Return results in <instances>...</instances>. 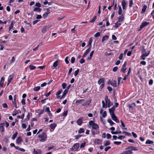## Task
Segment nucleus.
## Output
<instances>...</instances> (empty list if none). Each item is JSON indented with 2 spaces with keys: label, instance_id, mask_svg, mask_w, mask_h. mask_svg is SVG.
<instances>
[{
  "label": "nucleus",
  "instance_id": "obj_1",
  "mask_svg": "<svg viewBox=\"0 0 154 154\" xmlns=\"http://www.w3.org/2000/svg\"><path fill=\"white\" fill-rule=\"evenodd\" d=\"M99 127L98 125L96 123H95L92 126V129L91 130V132L94 135L95 134H97L99 133Z\"/></svg>",
  "mask_w": 154,
  "mask_h": 154
},
{
  "label": "nucleus",
  "instance_id": "obj_2",
  "mask_svg": "<svg viewBox=\"0 0 154 154\" xmlns=\"http://www.w3.org/2000/svg\"><path fill=\"white\" fill-rule=\"evenodd\" d=\"M38 137L40 138V141L44 142L46 140L47 136L46 134L43 132L42 134L38 135Z\"/></svg>",
  "mask_w": 154,
  "mask_h": 154
},
{
  "label": "nucleus",
  "instance_id": "obj_3",
  "mask_svg": "<svg viewBox=\"0 0 154 154\" xmlns=\"http://www.w3.org/2000/svg\"><path fill=\"white\" fill-rule=\"evenodd\" d=\"M149 23V22H143L140 26V28L138 30L139 31H140L143 27L147 25Z\"/></svg>",
  "mask_w": 154,
  "mask_h": 154
},
{
  "label": "nucleus",
  "instance_id": "obj_4",
  "mask_svg": "<svg viewBox=\"0 0 154 154\" xmlns=\"http://www.w3.org/2000/svg\"><path fill=\"white\" fill-rule=\"evenodd\" d=\"M79 143H76L71 148V150L72 151H75L79 148Z\"/></svg>",
  "mask_w": 154,
  "mask_h": 154
},
{
  "label": "nucleus",
  "instance_id": "obj_5",
  "mask_svg": "<svg viewBox=\"0 0 154 154\" xmlns=\"http://www.w3.org/2000/svg\"><path fill=\"white\" fill-rule=\"evenodd\" d=\"M125 149L126 150H128V151H132L133 150H138V149L137 148L132 146H128L126 147Z\"/></svg>",
  "mask_w": 154,
  "mask_h": 154
},
{
  "label": "nucleus",
  "instance_id": "obj_6",
  "mask_svg": "<svg viewBox=\"0 0 154 154\" xmlns=\"http://www.w3.org/2000/svg\"><path fill=\"white\" fill-rule=\"evenodd\" d=\"M115 108L114 106H113L111 108L109 109V112L110 113V114L111 116L114 115V111L115 110Z\"/></svg>",
  "mask_w": 154,
  "mask_h": 154
},
{
  "label": "nucleus",
  "instance_id": "obj_7",
  "mask_svg": "<svg viewBox=\"0 0 154 154\" xmlns=\"http://www.w3.org/2000/svg\"><path fill=\"white\" fill-rule=\"evenodd\" d=\"M126 65L127 63L125 62L123 65L122 69L121 70V71L123 72L124 73L125 72V70L127 69L126 67Z\"/></svg>",
  "mask_w": 154,
  "mask_h": 154
},
{
  "label": "nucleus",
  "instance_id": "obj_8",
  "mask_svg": "<svg viewBox=\"0 0 154 154\" xmlns=\"http://www.w3.org/2000/svg\"><path fill=\"white\" fill-rule=\"evenodd\" d=\"M112 119L113 120L115 121L116 123H119V120L118 119L117 117L115 116L114 115L111 116Z\"/></svg>",
  "mask_w": 154,
  "mask_h": 154
},
{
  "label": "nucleus",
  "instance_id": "obj_9",
  "mask_svg": "<svg viewBox=\"0 0 154 154\" xmlns=\"http://www.w3.org/2000/svg\"><path fill=\"white\" fill-rule=\"evenodd\" d=\"M125 19V16L124 14H122V15L119 16L118 18V22H122Z\"/></svg>",
  "mask_w": 154,
  "mask_h": 154
},
{
  "label": "nucleus",
  "instance_id": "obj_10",
  "mask_svg": "<svg viewBox=\"0 0 154 154\" xmlns=\"http://www.w3.org/2000/svg\"><path fill=\"white\" fill-rule=\"evenodd\" d=\"M49 26H46L42 28V33H45L46 31H47L49 28Z\"/></svg>",
  "mask_w": 154,
  "mask_h": 154
},
{
  "label": "nucleus",
  "instance_id": "obj_11",
  "mask_svg": "<svg viewBox=\"0 0 154 154\" xmlns=\"http://www.w3.org/2000/svg\"><path fill=\"white\" fill-rule=\"evenodd\" d=\"M82 119L83 117H82L81 118H80L77 120L76 122L78 125H81L82 123Z\"/></svg>",
  "mask_w": 154,
  "mask_h": 154
},
{
  "label": "nucleus",
  "instance_id": "obj_12",
  "mask_svg": "<svg viewBox=\"0 0 154 154\" xmlns=\"http://www.w3.org/2000/svg\"><path fill=\"white\" fill-rule=\"evenodd\" d=\"M127 4V3H126L125 0H123L122 2V8L123 10H126V5Z\"/></svg>",
  "mask_w": 154,
  "mask_h": 154
},
{
  "label": "nucleus",
  "instance_id": "obj_13",
  "mask_svg": "<svg viewBox=\"0 0 154 154\" xmlns=\"http://www.w3.org/2000/svg\"><path fill=\"white\" fill-rule=\"evenodd\" d=\"M5 125V123H1L0 124V131L2 132L4 131V126Z\"/></svg>",
  "mask_w": 154,
  "mask_h": 154
},
{
  "label": "nucleus",
  "instance_id": "obj_14",
  "mask_svg": "<svg viewBox=\"0 0 154 154\" xmlns=\"http://www.w3.org/2000/svg\"><path fill=\"white\" fill-rule=\"evenodd\" d=\"M46 9L47 11V12H46L43 15V17L45 18L46 17L48 14L50 13L49 8H46Z\"/></svg>",
  "mask_w": 154,
  "mask_h": 154
},
{
  "label": "nucleus",
  "instance_id": "obj_15",
  "mask_svg": "<svg viewBox=\"0 0 154 154\" xmlns=\"http://www.w3.org/2000/svg\"><path fill=\"white\" fill-rule=\"evenodd\" d=\"M33 152L35 154H41L42 150L40 149H37L35 150V149H34Z\"/></svg>",
  "mask_w": 154,
  "mask_h": 154
},
{
  "label": "nucleus",
  "instance_id": "obj_16",
  "mask_svg": "<svg viewBox=\"0 0 154 154\" xmlns=\"http://www.w3.org/2000/svg\"><path fill=\"white\" fill-rule=\"evenodd\" d=\"M5 81V78L4 77H2L0 82V87H2L3 86V83Z\"/></svg>",
  "mask_w": 154,
  "mask_h": 154
},
{
  "label": "nucleus",
  "instance_id": "obj_17",
  "mask_svg": "<svg viewBox=\"0 0 154 154\" xmlns=\"http://www.w3.org/2000/svg\"><path fill=\"white\" fill-rule=\"evenodd\" d=\"M110 84L114 87L116 88L117 86L116 82V80H113L111 82Z\"/></svg>",
  "mask_w": 154,
  "mask_h": 154
},
{
  "label": "nucleus",
  "instance_id": "obj_18",
  "mask_svg": "<svg viewBox=\"0 0 154 154\" xmlns=\"http://www.w3.org/2000/svg\"><path fill=\"white\" fill-rule=\"evenodd\" d=\"M101 83H104V78H101L98 81V83L100 85Z\"/></svg>",
  "mask_w": 154,
  "mask_h": 154
},
{
  "label": "nucleus",
  "instance_id": "obj_19",
  "mask_svg": "<svg viewBox=\"0 0 154 154\" xmlns=\"http://www.w3.org/2000/svg\"><path fill=\"white\" fill-rule=\"evenodd\" d=\"M90 100H87L85 103H84L82 104V106H88L90 104Z\"/></svg>",
  "mask_w": 154,
  "mask_h": 154
},
{
  "label": "nucleus",
  "instance_id": "obj_20",
  "mask_svg": "<svg viewBox=\"0 0 154 154\" xmlns=\"http://www.w3.org/2000/svg\"><path fill=\"white\" fill-rule=\"evenodd\" d=\"M133 153V152L131 151H125L121 153V154H131Z\"/></svg>",
  "mask_w": 154,
  "mask_h": 154
},
{
  "label": "nucleus",
  "instance_id": "obj_21",
  "mask_svg": "<svg viewBox=\"0 0 154 154\" xmlns=\"http://www.w3.org/2000/svg\"><path fill=\"white\" fill-rule=\"evenodd\" d=\"M92 42V38H90L88 42V46L89 47H90V48H91V43Z\"/></svg>",
  "mask_w": 154,
  "mask_h": 154
},
{
  "label": "nucleus",
  "instance_id": "obj_22",
  "mask_svg": "<svg viewBox=\"0 0 154 154\" xmlns=\"http://www.w3.org/2000/svg\"><path fill=\"white\" fill-rule=\"evenodd\" d=\"M22 141V140L20 137H19L17 140V143L18 144L20 143Z\"/></svg>",
  "mask_w": 154,
  "mask_h": 154
},
{
  "label": "nucleus",
  "instance_id": "obj_23",
  "mask_svg": "<svg viewBox=\"0 0 154 154\" xmlns=\"http://www.w3.org/2000/svg\"><path fill=\"white\" fill-rule=\"evenodd\" d=\"M68 92V90H65L64 91V92H63V95L61 97H60V99H62L66 95L67 93Z\"/></svg>",
  "mask_w": 154,
  "mask_h": 154
},
{
  "label": "nucleus",
  "instance_id": "obj_24",
  "mask_svg": "<svg viewBox=\"0 0 154 154\" xmlns=\"http://www.w3.org/2000/svg\"><path fill=\"white\" fill-rule=\"evenodd\" d=\"M109 38V36L107 35H105V36H103L102 38V42H103L104 41L108 39Z\"/></svg>",
  "mask_w": 154,
  "mask_h": 154
},
{
  "label": "nucleus",
  "instance_id": "obj_25",
  "mask_svg": "<svg viewBox=\"0 0 154 154\" xmlns=\"http://www.w3.org/2000/svg\"><path fill=\"white\" fill-rule=\"evenodd\" d=\"M153 143L154 142L153 141L149 140H147L146 142V144H153Z\"/></svg>",
  "mask_w": 154,
  "mask_h": 154
},
{
  "label": "nucleus",
  "instance_id": "obj_26",
  "mask_svg": "<svg viewBox=\"0 0 154 154\" xmlns=\"http://www.w3.org/2000/svg\"><path fill=\"white\" fill-rule=\"evenodd\" d=\"M119 10H118V14L119 15H120L122 14V7L120 6H119Z\"/></svg>",
  "mask_w": 154,
  "mask_h": 154
},
{
  "label": "nucleus",
  "instance_id": "obj_27",
  "mask_svg": "<svg viewBox=\"0 0 154 154\" xmlns=\"http://www.w3.org/2000/svg\"><path fill=\"white\" fill-rule=\"evenodd\" d=\"M107 107L109 108L112 105V103L111 102L110 100H108V101H107V104H106V107H107Z\"/></svg>",
  "mask_w": 154,
  "mask_h": 154
},
{
  "label": "nucleus",
  "instance_id": "obj_28",
  "mask_svg": "<svg viewBox=\"0 0 154 154\" xmlns=\"http://www.w3.org/2000/svg\"><path fill=\"white\" fill-rule=\"evenodd\" d=\"M57 126L55 123L51 124L50 125V128L52 129H54Z\"/></svg>",
  "mask_w": 154,
  "mask_h": 154
},
{
  "label": "nucleus",
  "instance_id": "obj_29",
  "mask_svg": "<svg viewBox=\"0 0 154 154\" xmlns=\"http://www.w3.org/2000/svg\"><path fill=\"white\" fill-rule=\"evenodd\" d=\"M147 8V7L146 5H145L143 6L141 11V13H143L145 12L146 10V9Z\"/></svg>",
  "mask_w": 154,
  "mask_h": 154
},
{
  "label": "nucleus",
  "instance_id": "obj_30",
  "mask_svg": "<svg viewBox=\"0 0 154 154\" xmlns=\"http://www.w3.org/2000/svg\"><path fill=\"white\" fill-rule=\"evenodd\" d=\"M136 106L135 104L134 103H133L129 105V108L132 109L133 107H134Z\"/></svg>",
  "mask_w": 154,
  "mask_h": 154
},
{
  "label": "nucleus",
  "instance_id": "obj_31",
  "mask_svg": "<svg viewBox=\"0 0 154 154\" xmlns=\"http://www.w3.org/2000/svg\"><path fill=\"white\" fill-rule=\"evenodd\" d=\"M45 111L48 112L49 116H50L51 115H52L51 113V111L49 110V108L48 107H47L46 108Z\"/></svg>",
  "mask_w": 154,
  "mask_h": 154
},
{
  "label": "nucleus",
  "instance_id": "obj_32",
  "mask_svg": "<svg viewBox=\"0 0 154 154\" xmlns=\"http://www.w3.org/2000/svg\"><path fill=\"white\" fill-rule=\"evenodd\" d=\"M121 25V23H119L118 22V21L116 23H115V25L114 26V27L116 28H117L119 26Z\"/></svg>",
  "mask_w": 154,
  "mask_h": 154
},
{
  "label": "nucleus",
  "instance_id": "obj_33",
  "mask_svg": "<svg viewBox=\"0 0 154 154\" xmlns=\"http://www.w3.org/2000/svg\"><path fill=\"white\" fill-rule=\"evenodd\" d=\"M107 122L110 124V125L111 126H112L114 124L111 119H108Z\"/></svg>",
  "mask_w": 154,
  "mask_h": 154
},
{
  "label": "nucleus",
  "instance_id": "obj_34",
  "mask_svg": "<svg viewBox=\"0 0 154 154\" xmlns=\"http://www.w3.org/2000/svg\"><path fill=\"white\" fill-rule=\"evenodd\" d=\"M41 8H39L35 7L34 9V11H38V12H40L41 11Z\"/></svg>",
  "mask_w": 154,
  "mask_h": 154
},
{
  "label": "nucleus",
  "instance_id": "obj_35",
  "mask_svg": "<svg viewBox=\"0 0 154 154\" xmlns=\"http://www.w3.org/2000/svg\"><path fill=\"white\" fill-rule=\"evenodd\" d=\"M40 89V86H37V87H35L34 88L33 90L35 91H38Z\"/></svg>",
  "mask_w": 154,
  "mask_h": 154
},
{
  "label": "nucleus",
  "instance_id": "obj_36",
  "mask_svg": "<svg viewBox=\"0 0 154 154\" xmlns=\"http://www.w3.org/2000/svg\"><path fill=\"white\" fill-rule=\"evenodd\" d=\"M29 68L31 70L34 69H35L36 67L35 66H32V65H30L29 66Z\"/></svg>",
  "mask_w": 154,
  "mask_h": 154
},
{
  "label": "nucleus",
  "instance_id": "obj_37",
  "mask_svg": "<svg viewBox=\"0 0 154 154\" xmlns=\"http://www.w3.org/2000/svg\"><path fill=\"white\" fill-rule=\"evenodd\" d=\"M13 75H10L9 76L8 81H9L10 82H11V80L13 79Z\"/></svg>",
  "mask_w": 154,
  "mask_h": 154
},
{
  "label": "nucleus",
  "instance_id": "obj_38",
  "mask_svg": "<svg viewBox=\"0 0 154 154\" xmlns=\"http://www.w3.org/2000/svg\"><path fill=\"white\" fill-rule=\"evenodd\" d=\"M104 145L105 146H107L109 145L110 144V141L108 140V141H106V142H104Z\"/></svg>",
  "mask_w": 154,
  "mask_h": 154
},
{
  "label": "nucleus",
  "instance_id": "obj_39",
  "mask_svg": "<svg viewBox=\"0 0 154 154\" xmlns=\"http://www.w3.org/2000/svg\"><path fill=\"white\" fill-rule=\"evenodd\" d=\"M84 132V129L83 128H80L78 131V133L81 134Z\"/></svg>",
  "mask_w": 154,
  "mask_h": 154
},
{
  "label": "nucleus",
  "instance_id": "obj_40",
  "mask_svg": "<svg viewBox=\"0 0 154 154\" xmlns=\"http://www.w3.org/2000/svg\"><path fill=\"white\" fill-rule=\"evenodd\" d=\"M17 134V132H16L13 135L12 137V139L13 140H14L16 137Z\"/></svg>",
  "mask_w": 154,
  "mask_h": 154
},
{
  "label": "nucleus",
  "instance_id": "obj_41",
  "mask_svg": "<svg viewBox=\"0 0 154 154\" xmlns=\"http://www.w3.org/2000/svg\"><path fill=\"white\" fill-rule=\"evenodd\" d=\"M18 112L16 109H14V112L13 114H12L13 116H14L16 115L18 113Z\"/></svg>",
  "mask_w": 154,
  "mask_h": 154
},
{
  "label": "nucleus",
  "instance_id": "obj_42",
  "mask_svg": "<svg viewBox=\"0 0 154 154\" xmlns=\"http://www.w3.org/2000/svg\"><path fill=\"white\" fill-rule=\"evenodd\" d=\"M96 19H97V16H94V18L91 20L90 21V22H91V23L94 22L95 21Z\"/></svg>",
  "mask_w": 154,
  "mask_h": 154
},
{
  "label": "nucleus",
  "instance_id": "obj_43",
  "mask_svg": "<svg viewBox=\"0 0 154 154\" xmlns=\"http://www.w3.org/2000/svg\"><path fill=\"white\" fill-rule=\"evenodd\" d=\"M79 69H77V70H76L75 72L74 75H75V76H76L78 75V73H79Z\"/></svg>",
  "mask_w": 154,
  "mask_h": 154
},
{
  "label": "nucleus",
  "instance_id": "obj_44",
  "mask_svg": "<svg viewBox=\"0 0 154 154\" xmlns=\"http://www.w3.org/2000/svg\"><path fill=\"white\" fill-rule=\"evenodd\" d=\"M67 112H68L67 110L65 111L63 113L62 116L63 117H65L66 116H67Z\"/></svg>",
  "mask_w": 154,
  "mask_h": 154
},
{
  "label": "nucleus",
  "instance_id": "obj_45",
  "mask_svg": "<svg viewBox=\"0 0 154 154\" xmlns=\"http://www.w3.org/2000/svg\"><path fill=\"white\" fill-rule=\"evenodd\" d=\"M30 116V113L28 112V115L27 116L26 118L25 119V120L26 121H28L29 119V117Z\"/></svg>",
  "mask_w": 154,
  "mask_h": 154
},
{
  "label": "nucleus",
  "instance_id": "obj_46",
  "mask_svg": "<svg viewBox=\"0 0 154 154\" xmlns=\"http://www.w3.org/2000/svg\"><path fill=\"white\" fill-rule=\"evenodd\" d=\"M95 123L92 121H90L89 122V125H90L92 126Z\"/></svg>",
  "mask_w": 154,
  "mask_h": 154
},
{
  "label": "nucleus",
  "instance_id": "obj_47",
  "mask_svg": "<svg viewBox=\"0 0 154 154\" xmlns=\"http://www.w3.org/2000/svg\"><path fill=\"white\" fill-rule=\"evenodd\" d=\"M58 62L57 61H56L55 62H54L53 64V66L54 67H56L57 66L58 64Z\"/></svg>",
  "mask_w": 154,
  "mask_h": 154
},
{
  "label": "nucleus",
  "instance_id": "obj_48",
  "mask_svg": "<svg viewBox=\"0 0 154 154\" xmlns=\"http://www.w3.org/2000/svg\"><path fill=\"white\" fill-rule=\"evenodd\" d=\"M125 137L124 136L121 135L118 137V138L121 140H122L125 138Z\"/></svg>",
  "mask_w": 154,
  "mask_h": 154
},
{
  "label": "nucleus",
  "instance_id": "obj_49",
  "mask_svg": "<svg viewBox=\"0 0 154 154\" xmlns=\"http://www.w3.org/2000/svg\"><path fill=\"white\" fill-rule=\"evenodd\" d=\"M75 58L73 57H72L71 58V62L72 63H74L75 62Z\"/></svg>",
  "mask_w": 154,
  "mask_h": 154
},
{
  "label": "nucleus",
  "instance_id": "obj_50",
  "mask_svg": "<svg viewBox=\"0 0 154 154\" xmlns=\"http://www.w3.org/2000/svg\"><path fill=\"white\" fill-rule=\"evenodd\" d=\"M91 50V48L89 47L86 50V51L85 52L86 54H87Z\"/></svg>",
  "mask_w": 154,
  "mask_h": 154
},
{
  "label": "nucleus",
  "instance_id": "obj_51",
  "mask_svg": "<svg viewBox=\"0 0 154 154\" xmlns=\"http://www.w3.org/2000/svg\"><path fill=\"white\" fill-rule=\"evenodd\" d=\"M13 27V21H12L11 22V24L10 25V26L9 27V31H10L11 29H12Z\"/></svg>",
  "mask_w": 154,
  "mask_h": 154
},
{
  "label": "nucleus",
  "instance_id": "obj_52",
  "mask_svg": "<svg viewBox=\"0 0 154 154\" xmlns=\"http://www.w3.org/2000/svg\"><path fill=\"white\" fill-rule=\"evenodd\" d=\"M113 143L117 145H119L122 143V142H121L114 141Z\"/></svg>",
  "mask_w": 154,
  "mask_h": 154
},
{
  "label": "nucleus",
  "instance_id": "obj_53",
  "mask_svg": "<svg viewBox=\"0 0 154 154\" xmlns=\"http://www.w3.org/2000/svg\"><path fill=\"white\" fill-rule=\"evenodd\" d=\"M118 85H119L120 84V82H121V79H122V78L121 77H118Z\"/></svg>",
  "mask_w": 154,
  "mask_h": 154
},
{
  "label": "nucleus",
  "instance_id": "obj_54",
  "mask_svg": "<svg viewBox=\"0 0 154 154\" xmlns=\"http://www.w3.org/2000/svg\"><path fill=\"white\" fill-rule=\"evenodd\" d=\"M79 62L81 64H82L85 62V60L83 58H82L80 60Z\"/></svg>",
  "mask_w": 154,
  "mask_h": 154
},
{
  "label": "nucleus",
  "instance_id": "obj_55",
  "mask_svg": "<svg viewBox=\"0 0 154 154\" xmlns=\"http://www.w3.org/2000/svg\"><path fill=\"white\" fill-rule=\"evenodd\" d=\"M106 135V137L108 139H109L110 138L112 137L111 135L110 134H108V133Z\"/></svg>",
  "mask_w": 154,
  "mask_h": 154
},
{
  "label": "nucleus",
  "instance_id": "obj_56",
  "mask_svg": "<svg viewBox=\"0 0 154 154\" xmlns=\"http://www.w3.org/2000/svg\"><path fill=\"white\" fill-rule=\"evenodd\" d=\"M100 35V33L99 32H97L96 33L95 35H94V37H97L99 36Z\"/></svg>",
  "mask_w": 154,
  "mask_h": 154
},
{
  "label": "nucleus",
  "instance_id": "obj_57",
  "mask_svg": "<svg viewBox=\"0 0 154 154\" xmlns=\"http://www.w3.org/2000/svg\"><path fill=\"white\" fill-rule=\"evenodd\" d=\"M62 91V89L59 90V91H57L56 94V95H60Z\"/></svg>",
  "mask_w": 154,
  "mask_h": 154
},
{
  "label": "nucleus",
  "instance_id": "obj_58",
  "mask_svg": "<svg viewBox=\"0 0 154 154\" xmlns=\"http://www.w3.org/2000/svg\"><path fill=\"white\" fill-rule=\"evenodd\" d=\"M105 102H106V104H107V101H108V100H110L109 99H108V96H105Z\"/></svg>",
  "mask_w": 154,
  "mask_h": 154
},
{
  "label": "nucleus",
  "instance_id": "obj_59",
  "mask_svg": "<svg viewBox=\"0 0 154 154\" xmlns=\"http://www.w3.org/2000/svg\"><path fill=\"white\" fill-rule=\"evenodd\" d=\"M68 57H66V58L65 59V61L66 62V63L67 64H68L69 62V60H68Z\"/></svg>",
  "mask_w": 154,
  "mask_h": 154
},
{
  "label": "nucleus",
  "instance_id": "obj_60",
  "mask_svg": "<svg viewBox=\"0 0 154 154\" xmlns=\"http://www.w3.org/2000/svg\"><path fill=\"white\" fill-rule=\"evenodd\" d=\"M82 135H78L75 136V138L76 140L79 139L80 137L82 136Z\"/></svg>",
  "mask_w": 154,
  "mask_h": 154
},
{
  "label": "nucleus",
  "instance_id": "obj_61",
  "mask_svg": "<svg viewBox=\"0 0 154 154\" xmlns=\"http://www.w3.org/2000/svg\"><path fill=\"white\" fill-rule=\"evenodd\" d=\"M107 116L106 112V111H105L104 112L103 115L102 116L103 118H105Z\"/></svg>",
  "mask_w": 154,
  "mask_h": 154
},
{
  "label": "nucleus",
  "instance_id": "obj_62",
  "mask_svg": "<svg viewBox=\"0 0 154 154\" xmlns=\"http://www.w3.org/2000/svg\"><path fill=\"white\" fill-rule=\"evenodd\" d=\"M85 144H86V143L85 142H84V143H82L81 144V145L80 146V148H82V147H84L85 146Z\"/></svg>",
  "mask_w": 154,
  "mask_h": 154
},
{
  "label": "nucleus",
  "instance_id": "obj_63",
  "mask_svg": "<svg viewBox=\"0 0 154 154\" xmlns=\"http://www.w3.org/2000/svg\"><path fill=\"white\" fill-rule=\"evenodd\" d=\"M118 69V68L117 66H115L112 69V71L113 72H116L117 71Z\"/></svg>",
  "mask_w": 154,
  "mask_h": 154
},
{
  "label": "nucleus",
  "instance_id": "obj_64",
  "mask_svg": "<svg viewBox=\"0 0 154 154\" xmlns=\"http://www.w3.org/2000/svg\"><path fill=\"white\" fill-rule=\"evenodd\" d=\"M66 83H63L62 84V87H63V89H65L66 88Z\"/></svg>",
  "mask_w": 154,
  "mask_h": 154
}]
</instances>
